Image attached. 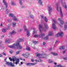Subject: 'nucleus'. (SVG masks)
Masks as SVG:
<instances>
[{
  "label": "nucleus",
  "instance_id": "obj_64",
  "mask_svg": "<svg viewBox=\"0 0 67 67\" xmlns=\"http://www.w3.org/2000/svg\"><path fill=\"white\" fill-rule=\"evenodd\" d=\"M21 8H25V7H24V6H23L21 7Z\"/></svg>",
  "mask_w": 67,
  "mask_h": 67
},
{
  "label": "nucleus",
  "instance_id": "obj_9",
  "mask_svg": "<svg viewBox=\"0 0 67 67\" xmlns=\"http://www.w3.org/2000/svg\"><path fill=\"white\" fill-rule=\"evenodd\" d=\"M41 18H42V19H44V20L46 22H47V21H48V19L46 17V16H45L44 17V16L42 15H41Z\"/></svg>",
  "mask_w": 67,
  "mask_h": 67
},
{
  "label": "nucleus",
  "instance_id": "obj_5",
  "mask_svg": "<svg viewBox=\"0 0 67 67\" xmlns=\"http://www.w3.org/2000/svg\"><path fill=\"white\" fill-rule=\"evenodd\" d=\"M59 2L62 4L63 6L66 10H67V5H66V3L65 2L64 4H63V0H60Z\"/></svg>",
  "mask_w": 67,
  "mask_h": 67
},
{
  "label": "nucleus",
  "instance_id": "obj_49",
  "mask_svg": "<svg viewBox=\"0 0 67 67\" xmlns=\"http://www.w3.org/2000/svg\"><path fill=\"white\" fill-rule=\"evenodd\" d=\"M16 54H19V52L17 51L16 52Z\"/></svg>",
  "mask_w": 67,
  "mask_h": 67
},
{
  "label": "nucleus",
  "instance_id": "obj_15",
  "mask_svg": "<svg viewBox=\"0 0 67 67\" xmlns=\"http://www.w3.org/2000/svg\"><path fill=\"white\" fill-rule=\"evenodd\" d=\"M60 15H61V18H63V13H62V9H61V8L60 7Z\"/></svg>",
  "mask_w": 67,
  "mask_h": 67
},
{
  "label": "nucleus",
  "instance_id": "obj_42",
  "mask_svg": "<svg viewBox=\"0 0 67 67\" xmlns=\"http://www.w3.org/2000/svg\"><path fill=\"white\" fill-rule=\"evenodd\" d=\"M53 55H54V56H57L58 54L56 53H54L53 54Z\"/></svg>",
  "mask_w": 67,
  "mask_h": 67
},
{
  "label": "nucleus",
  "instance_id": "obj_63",
  "mask_svg": "<svg viewBox=\"0 0 67 67\" xmlns=\"http://www.w3.org/2000/svg\"><path fill=\"white\" fill-rule=\"evenodd\" d=\"M54 53H53V52H51V54H53V55H54Z\"/></svg>",
  "mask_w": 67,
  "mask_h": 67
},
{
  "label": "nucleus",
  "instance_id": "obj_10",
  "mask_svg": "<svg viewBox=\"0 0 67 67\" xmlns=\"http://www.w3.org/2000/svg\"><path fill=\"white\" fill-rule=\"evenodd\" d=\"M38 4L40 5H43V2L42 1V0H37Z\"/></svg>",
  "mask_w": 67,
  "mask_h": 67
},
{
  "label": "nucleus",
  "instance_id": "obj_36",
  "mask_svg": "<svg viewBox=\"0 0 67 67\" xmlns=\"http://www.w3.org/2000/svg\"><path fill=\"white\" fill-rule=\"evenodd\" d=\"M52 34V33L50 31L49 32V34L48 35V36H51Z\"/></svg>",
  "mask_w": 67,
  "mask_h": 67
},
{
  "label": "nucleus",
  "instance_id": "obj_28",
  "mask_svg": "<svg viewBox=\"0 0 67 67\" xmlns=\"http://www.w3.org/2000/svg\"><path fill=\"white\" fill-rule=\"evenodd\" d=\"M12 25L13 27H14L15 26H16V23H13L12 24Z\"/></svg>",
  "mask_w": 67,
  "mask_h": 67
},
{
  "label": "nucleus",
  "instance_id": "obj_6",
  "mask_svg": "<svg viewBox=\"0 0 67 67\" xmlns=\"http://www.w3.org/2000/svg\"><path fill=\"white\" fill-rule=\"evenodd\" d=\"M18 48V45H16V43H14L13 45L12 46H8V47L10 48Z\"/></svg>",
  "mask_w": 67,
  "mask_h": 67
},
{
  "label": "nucleus",
  "instance_id": "obj_46",
  "mask_svg": "<svg viewBox=\"0 0 67 67\" xmlns=\"http://www.w3.org/2000/svg\"><path fill=\"white\" fill-rule=\"evenodd\" d=\"M35 64H36V63H31L30 65H35Z\"/></svg>",
  "mask_w": 67,
  "mask_h": 67
},
{
  "label": "nucleus",
  "instance_id": "obj_41",
  "mask_svg": "<svg viewBox=\"0 0 67 67\" xmlns=\"http://www.w3.org/2000/svg\"><path fill=\"white\" fill-rule=\"evenodd\" d=\"M9 10L8 9H6V14H8V13H9Z\"/></svg>",
  "mask_w": 67,
  "mask_h": 67
},
{
  "label": "nucleus",
  "instance_id": "obj_19",
  "mask_svg": "<svg viewBox=\"0 0 67 67\" xmlns=\"http://www.w3.org/2000/svg\"><path fill=\"white\" fill-rule=\"evenodd\" d=\"M16 32L14 31L13 30L12 31V32L10 33V34L12 35H14V34H15Z\"/></svg>",
  "mask_w": 67,
  "mask_h": 67
},
{
  "label": "nucleus",
  "instance_id": "obj_32",
  "mask_svg": "<svg viewBox=\"0 0 67 67\" xmlns=\"http://www.w3.org/2000/svg\"><path fill=\"white\" fill-rule=\"evenodd\" d=\"M26 49L27 51H30V48L29 47H27L26 48Z\"/></svg>",
  "mask_w": 67,
  "mask_h": 67
},
{
  "label": "nucleus",
  "instance_id": "obj_2",
  "mask_svg": "<svg viewBox=\"0 0 67 67\" xmlns=\"http://www.w3.org/2000/svg\"><path fill=\"white\" fill-rule=\"evenodd\" d=\"M24 41V39H19L18 40H17V42H16V45H18V47H17V49H21L22 48V46H20V43L21 42H22Z\"/></svg>",
  "mask_w": 67,
  "mask_h": 67
},
{
  "label": "nucleus",
  "instance_id": "obj_21",
  "mask_svg": "<svg viewBox=\"0 0 67 67\" xmlns=\"http://www.w3.org/2000/svg\"><path fill=\"white\" fill-rule=\"evenodd\" d=\"M11 39L10 38L6 39L5 40V42L6 43H8V42H9L10 41H11Z\"/></svg>",
  "mask_w": 67,
  "mask_h": 67
},
{
  "label": "nucleus",
  "instance_id": "obj_48",
  "mask_svg": "<svg viewBox=\"0 0 67 67\" xmlns=\"http://www.w3.org/2000/svg\"><path fill=\"white\" fill-rule=\"evenodd\" d=\"M2 54H3V55H5V56H6L7 55L6 54H5V53L4 52Z\"/></svg>",
  "mask_w": 67,
  "mask_h": 67
},
{
  "label": "nucleus",
  "instance_id": "obj_13",
  "mask_svg": "<svg viewBox=\"0 0 67 67\" xmlns=\"http://www.w3.org/2000/svg\"><path fill=\"white\" fill-rule=\"evenodd\" d=\"M55 7L56 8H57V10L58 12L59 10H58V8L59 7H58V3H57L56 4H55Z\"/></svg>",
  "mask_w": 67,
  "mask_h": 67
},
{
  "label": "nucleus",
  "instance_id": "obj_26",
  "mask_svg": "<svg viewBox=\"0 0 67 67\" xmlns=\"http://www.w3.org/2000/svg\"><path fill=\"white\" fill-rule=\"evenodd\" d=\"M10 24H8L7 25L8 27L7 28V30H9V29H10Z\"/></svg>",
  "mask_w": 67,
  "mask_h": 67
},
{
  "label": "nucleus",
  "instance_id": "obj_30",
  "mask_svg": "<svg viewBox=\"0 0 67 67\" xmlns=\"http://www.w3.org/2000/svg\"><path fill=\"white\" fill-rule=\"evenodd\" d=\"M11 4L12 5H16V4L15 3H14L13 2H12L11 3Z\"/></svg>",
  "mask_w": 67,
  "mask_h": 67
},
{
  "label": "nucleus",
  "instance_id": "obj_18",
  "mask_svg": "<svg viewBox=\"0 0 67 67\" xmlns=\"http://www.w3.org/2000/svg\"><path fill=\"white\" fill-rule=\"evenodd\" d=\"M29 53H27L24 55V57L25 58H27V57H29Z\"/></svg>",
  "mask_w": 67,
  "mask_h": 67
},
{
  "label": "nucleus",
  "instance_id": "obj_31",
  "mask_svg": "<svg viewBox=\"0 0 67 67\" xmlns=\"http://www.w3.org/2000/svg\"><path fill=\"white\" fill-rule=\"evenodd\" d=\"M34 37H40V35H35L34 36Z\"/></svg>",
  "mask_w": 67,
  "mask_h": 67
},
{
  "label": "nucleus",
  "instance_id": "obj_59",
  "mask_svg": "<svg viewBox=\"0 0 67 67\" xmlns=\"http://www.w3.org/2000/svg\"><path fill=\"white\" fill-rule=\"evenodd\" d=\"M65 52H66V51H63V54H64L65 53Z\"/></svg>",
  "mask_w": 67,
  "mask_h": 67
},
{
  "label": "nucleus",
  "instance_id": "obj_25",
  "mask_svg": "<svg viewBox=\"0 0 67 67\" xmlns=\"http://www.w3.org/2000/svg\"><path fill=\"white\" fill-rule=\"evenodd\" d=\"M32 42L35 44H38V43H39V42L38 41H33Z\"/></svg>",
  "mask_w": 67,
  "mask_h": 67
},
{
  "label": "nucleus",
  "instance_id": "obj_62",
  "mask_svg": "<svg viewBox=\"0 0 67 67\" xmlns=\"http://www.w3.org/2000/svg\"><path fill=\"white\" fill-rule=\"evenodd\" d=\"M42 58H46V59L47 58L45 57H42Z\"/></svg>",
  "mask_w": 67,
  "mask_h": 67
},
{
  "label": "nucleus",
  "instance_id": "obj_52",
  "mask_svg": "<svg viewBox=\"0 0 67 67\" xmlns=\"http://www.w3.org/2000/svg\"><path fill=\"white\" fill-rule=\"evenodd\" d=\"M59 41H58V40H56V41L55 42V44H56V43H57Z\"/></svg>",
  "mask_w": 67,
  "mask_h": 67
},
{
  "label": "nucleus",
  "instance_id": "obj_50",
  "mask_svg": "<svg viewBox=\"0 0 67 67\" xmlns=\"http://www.w3.org/2000/svg\"><path fill=\"white\" fill-rule=\"evenodd\" d=\"M42 44L43 45H45V44H46V43L45 42H44Z\"/></svg>",
  "mask_w": 67,
  "mask_h": 67
},
{
  "label": "nucleus",
  "instance_id": "obj_20",
  "mask_svg": "<svg viewBox=\"0 0 67 67\" xmlns=\"http://www.w3.org/2000/svg\"><path fill=\"white\" fill-rule=\"evenodd\" d=\"M52 28L53 29H56V26L54 24H52Z\"/></svg>",
  "mask_w": 67,
  "mask_h": 67
},
{
  "label": "nucleus",
  "instance_id": "obj_53",
  "mask_svg": "<svg viewBox=\"0 0 67 67\" xmlns=\"http://www.w3.org/2000/svg\"><path fill=\"white\" fill-rule=\"evenodd\" d=\"M52 49V48H50L49 49V51H51Z\"/></svg>",
  "mask_w": 67,
  "mask_h": 67
},
{
  "label": "nucleus",
  "instance_id": "obj_14",
  "mask_svg": "<svg viewBox=\"0 0 67 67\" xmlns=\"http://www.w3.org/2000/svg\"><path fill=\"white\" fill-rule=\"evenodd\" d=\"M3 2L4 3V5H5L6 6V9H7V8H8V3L5 1L4 0H3Z\"/></svg>",
  "mask_w": 67,
  "mask_h": 67
},
{
  "label": "nucleus",
  "instance_id": "obj_4",
  "mask_svg": "<svg viewBox=\"0 0 67 67\" xmlns=\"http://www.w3.org/2000/svg\"><path fill=\"white\" fill-rule=\"evenodd\" d=\"M48 14H49V16H51V13H52V7H51V5H48Z\"/></svg>",
  "mask_w": 67,
  "mask_h": 67
},
{
  "label": "nucleus",
  "instance_id": "obj_45",
  "mask_svg": "<svg viewBox=\"0 0 67 67\" xmlns=\"http://www.w3.org/2000/svg\"><path fill=\"white\" fill-rule=\"evenodd\" d=\"M63 58V59H64V60H67V57H65L64 58Z\"/></svg>",
  "mask_w": 67,
  "mask_h": 67
},
{
  "label": "nucleus",
  "instance_id": "obj_11",
  "mask_svg": "<svg viewBox=\"0 0 67 67\" xmlns=\"http://www.w3.org/2000/svg\"><path fill=\"white\" fill-rule=\"evenodd\" d=\"M44 36L45 34L42 33H41L39 35V37L40 38H42V37H44Z\"/></svg>",
  "mask_w": 67,
  "mask_h": 67
},
{
  "label": "nucleus",
  "instance_id": "obj_44",
  "mask_svg": "<svg viewBox=\"0 0 67 67\" xmlns=\"http://www.w3.org/2000/svg\"><path fill=\"white\" fill-rule=\"evenodd\" d=\"M26 65H27V66H30L31 65V63H27L26 64Z\"/></svg>",
  "mask_w": 67,
  "mask_h": 67
},
{
  "label": "nucleus",
  "instance_id": "obj_58",
  "mask_svg": "<svg viewBox=\"0 0 67 67\" xmlns=\"http://www.w3.org/2000/svg\"><path fill=\"white\" fill-rule=\"evenodd\" d=\"M2 57V55L0 54V57Z\"/></svg>",
  "mask_w": 67,
  "mask_h": 67
},
{
  "label": "nucleus",
  "instance_id": "obj_29",
  "mask_svg": "<svg viewBox=\"0 0 67 67\" xmlns=\"http://www.w3.org/2000/svg\"><path fill=\"white\" fill-rule=\"evenodd\" d=\"M33 30H34L33 31L34 34L36 33V31H35V28H33Z\"/></svg>",
  "mask_w": 67,
  "mask_h": 67
},
{
  "label": "nucleus",
  "instance_id": "obj_55",
  "mask_svg": "<svg viewBox=\"0 0 67 67\" xmlns=\"http://www.w3.org/2000/svg\"><path fill=\"white\" fill-rule=\"evenodd\" d=\"M31 62H34V59H31Z\"/></svg>",
  "mask_w": 67,
  "mask_h": 67
},
{
  "label": "nucleus",
  "instance_id": "obj_60",
  "mask_svg": "<svg viewBox=\"0 0 67 67\" xmlns=\"http://www.w3.org/2000/svg\"><path fill=\"white\" fill-rule=\"evenodd\" d=\"M54 65H57V63H56V62H54Z\"/></svg>",
  "mask_w": 67,
  "mask_h": 67
},
{
  "label": "nucleus",
  "instance_id": "obj_8",
  "mask_svg": "<svg viewBox=\"0 0 67 67\" xmlns=\"http://www.w3.org/2000/svg\"><path fill=\"white\" fill-rule=\"evenodd\" d=\"M58 20L59 21H60V23L61 24V25L60 24H59V25L60 26V27H63V24L64 23V22L63 20H60V18H58Z\"/></svg>",
  "mask_w": 67,
  "mask_h": 67
},
{
  "label": "nucleus",
  "instance_id": "obj_39",
  "mask_svg": "<svg viewBox=\"0 0 67 67\" xmlns=\"http://www.w3.org/2000/svg\"><path fill=\"white\" fill-rule=\"evenodd\" d=\"M22 0H19V3L20 5L22 4Z\"/></svg>",
  "mask_w": 67,
  "mask_h": 67
},
{
  "label": "nucleus",
  "instance_id": "obj_56",
  "mask_svg": "<svg viewBox=\"0 0 67 67\" xmlns=\"http://www.w3.org/2000/svg\"><path fill=\"white\" fill-rule=\"evenodd\" d=\"M38 52H37L35 54V55L36 56H37V55L38 54Z\"/></svg>",
  "mask_w": 67,
  "mask_h": 67
},
{
  "label": "nucleus",
  "instance_id": "obj_35",
  "mask_svg": "<svg viewBox=\"0 0 67 67\" xmlns=\"http://www.w3.org/2000/svg\"><path fill=\"white\" fill-rule=\"evenodd\" d=\"M24 28L25 31L27 30V29L26 28V27L25 25H24Z\"/></svg>",
  "mask_w": 67,
  "mask_h": 67
},
{
  "label": "nucleus",
  "instance_id": "obj_3",
  "mask_svg": "<svg viewBox=\"0 0 67 67\" xmlns=\"http://www.w3.org/2000/svg\"><path fill=\"white\" fill-rule=\"evenodd\" d=\"M44 26L45 28L44 29V28H42V25H39V29L41 32H42V31L41 30V29H42V30L44 31H46V29H47V25L45 23Z\"/></svg>",
  "mask_w": 67,
  "mask_h": 67
},
{
  "label": "nucleus",
  "instance_id": "obj_33",
  "mask_svg": "<svg viewBox=\"0 0 67 67\" xmlns=\"http://www.w3.org/2000/svg\"><path fill=\"white\" fill-rule=\"evenodd\" d=\"M57 67H64V66H63V65H62L60 64L57 65Z\"/></svg>",
  "mask_w": 67,
  "mask_h": 67
},
{
  "label": "nucleus",
  "instance_id": "obj_22",
  "mask_svg": "<svg viewBox=\"0 0 67 67\" xmlns=\"http://www.w3.org/2000/svg\"><path fill=\"white\" fill-rule=\"evenodd\" d=\"M65 46H63L61 47H60V49L61 50H62V49H65Z\"/></svg>",
  "mask_w": 67,
  "mask_h": 67
},
{
  "label": "nucleus",
  "instance_id": "obj_40",
  "mask_svg": "<svg viewBox=\"0 0 67 67\" xmlns=\"http://www.w3.org/2000/svg\"><path fill=\"white\" fill-rule=\"evenodd\" d=\"M59 33L57 34V35H55V37H59Z\"/></svg>",
  "mask_w": 67,
  "mask_h": 67
},
{
  "label": "nucleus",
  "instance_id": "obj_24",
  "mask_svg": "<svg viewBox=\"0 0 67 67\" xmlns=\"http://www.w3.org/2000/svg\"><path fill=\"white\" fill-rule=\"evenodd\" d=\"M27 35L28 37H29V36L30 35V33L29 31H27Z\"/></svg>",
  "mask_w": 67,
  "mask_h": 67
},
{
  "label": "nucleus",
  "instance_id": "obj_16",
  "mask_svg": "<svg viewBox=\"0 0 67 67\" xmlns=\"http://www.w3.org/2000/svg\"><path fill=\"white\" fill-rule=\"evenodd\" d=\"M59 36L60 37H63V36L64 35V33L63 32L59 33Z\"/></svg>",
  "mask_w": 67,
  "mask_h": 67
},
{
  "label": "nucleus",
  "instance_id": "obj_17",
  "mask_svg": "<svg viewBox=\"0 0 67 67\" xmlns=\"http://www.w3.org/2000/svg\"><path fill=\"white\" fill-rule=\"evenodd\" d=\"M67 29V22H66L65 23V24L64 25V30H66Z\"/></svg>",
  "mask_w": 67,
  "mask_h": 67
},
{
  "label": "nucleus",
  "instance_id": "obj_27",
  "mask_svg": "<svg viewBox=\"0 0 67 67\" xmlns=\"http://www.w3.org/2000/svg\"><path fill=\"white\" fill-rule=\"evenodd\" d=\"M7 31V30L6 29H5V28H4L2 30V31L3 33H4L5 32Z\"/></svg>",
  "mask_w": 67,
  "mask_h": 67
},
{
  "label": "nucleus",
  "instance_id": "obj_38",
  "mask_svg": "<svg viewBox=\"0 0 67 67\" xmlns=\"http://www.w3.org/2000/svg\"><path fill=\"white\" fill-rule=\"evenodd\" d=\"M2 42V41H0V48H1V47H2V44H1Z\"/></svg>",
  "mask_w": 67,
  "mask_h": 67
},
{
  "label": "nucleus",
  "instance_id": "obj_7",
  "mask_svg": "<svg viewBox=\"0 0 67 67\" xmlns=\"http://www.w3.org/2000/svg\"><path fill=\"white\" fill-rule=\"evenodd\" d=\"M6 62V65H7L9 66L10 65V66L11 67H15V65L13 63H9L8 62H6V61L5 62Z\"/></svg>",
  "mask_w": 67,
  "mask_h": 67
},
{
  "label": "nucleus",
  "instance_id": "obj_23",
  "mask_svg": "<svg viewBox=\"0 0 67 67\" xmlns=\"http://www.w3.org/2000/svg\"><path fill=\"white\" fill-rule=\"evenodd\" d=\"M13 19H14V21H18V19L16 17L14 16L13 18Z\"/></svg>",
  "mask_w": 67,
  "mask_h": 67
},
{
  "label": "nucleus",
  "instance_id": "obj_1",
  "mask_svg": "<svg viewBox=\"0 0 67 67\" xmlns=\"http://www.w3.org/2000/svg\"><path fill=\"white\" fill-rule=\"evenodd\" d=\"M9 59H10V61H11L13 60L14 63L13 64H15L16 65H17L19 63V62H20L19 59L16 58L15 57H13L12 58V59L11 58L9 57Z\"/></svg>",
  "mask_w": 67,
  "mask_h": 67
},
{
  "label": "nucleus",
  "instance_id": "obj_43",
  "mask_svg": "<svg viewBox=\"0 0 67 67\" xmlns=\"http://www.w3.org/2000/svg\"><path fill=\"white\" fill-rule=\"evenodd\" d=\"M30 18L32 19H33V16L32 15H30Z\"/></svg>",
  "mask_w": 67,
  "mask_h": 67
},
{
  "label": "nucleus",
  "instance_id": "obj_12",
  "mask_svg": "<svg viewBox=\"0 0 67 67\" xmlns=\"http://www.w3.org/2000/svg\"><path fill=\"white\" fill-rule=\"evenodd\" d=\"M49 36L48 35H47L46 37H44L42 38V39L43 40H48L49 39V37H48Z\"/></svg>",
  "mask_w": 67,
  "mask_h": 67
},
{
  "label": "nucleus",
  "instance_id": "obj_54",
  "mask_svg": "<svg viewBox=\"0 0 67 67\" xmlns=\"http://www.w3.org/2000/svg\"><path fill=\"white\" fill-rule=\"evenodd\" d=\"M53 22H54V23H56V20H53Z\"/></svg>",
  "mask_w": 67,
  "mask_h": 67
},
{
  "label": "nucleus",
  "instance_id": "obj_47",
  "mask_svg": "<svg viewBox=\"0 0 67 67\" xmlns=\"http://www.w3.org/2000/svg\"><path fill=\"white\" fill-rule=\"evenodd\" d=\"M8 22H11L12 20L11 19H8Z\"/></svg>",
  "mask_w": 67,
  "mask_h": 67
},
{
  "label": "nucleus",
  "instance_id": "obj_34",
  "mask_svg": "<svg viewBox=\"0 0 67 67\" xmlns=\"http://www.w3.org/2000/svg\"><path fill=\"white\" fill-rule=\"evenodd\" d=\"M43 55V54H38L36 56V57H39V56H42Z\"/></svg>",
  "mask_w": 67,
  "mask_h": 67
},
{
  "label": "nucleus",
  "instance_id": "obj_57",
  "mask_svg": "<svg viewBox=\"0 0 67 67\" xmlns=\"http://www.w3.org/2000/svg\"><path fill=\"white\" fill-rule=\"evenodd\" d=\"M7 58L6 57L5 59H4V61L5 62H6V60H7Z\"/></svg>",
  "mask_w": 67,
  "mask_h": 67
},
{
  "label": "nucleus",
  "instance_id": "obj_51",
  "mask_svg": "<svg viewBox=\"0 0 67 67\" xmlns=\"http://www.w3.org/2000/svg\"><path fill=\"white\" fill-rule=\"evenodd\" d=\"M22 31V30L21 29H20L18 30V32H21Z\"/></svg>",
  "mask_w": 67,
  "mask_h": 67
},
{
  "label": "nucleus",
  "instance_id": "obj_61",
  "mask_svg": "<svg viewBox=\"0 0 67 67\" xmlns=\"http://www.w3.org/2000/svg\"><path fill=\"white\" fill-rule=\"evenodd\" d=\"M9 53H11V54H12V51H9Z\"/></svg>",
  "mask_w": 67,
  "mask_h": 67
},
{
  "label": "nucleus",
  "instance_id": "obj_37",
  "mask_svg": "<svg viewBox=\"0 0 67 67\" xmlns=\"http://www.w3.org/2000/svg\"><path fill=\"white\" fill-rule=\"evenodd\" d=\"M9 16H11V17H13V15L12 14L10 13L9 14Z\"/></svg>",
  "mask_w": 67,
  "mask_h": 67
}]
</instances>
